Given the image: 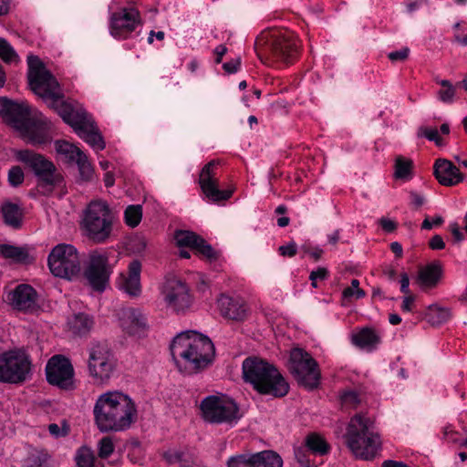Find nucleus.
I'll list each match as a JSON object with an SVG mask.
<instances>
[{"mask_svg":"<svg viewBox=\"0 0 467 467\" xmlns=\"http://www.w3.org/2000/svg\"><path fill=\"white\" fill-rule=\"evenodd\" d=\"M94 420L101 432L123 431L137 420L133 400L119 391L101 394L93 409Z\"/></svg>","mask_w":467,"mask_h":467,"instance_id":"1","label":"nucleus"},{"mask_svg":"<svg viewBox=\"0 0 467 467\" xmlns=\"http://www.w3.org/2000/svg\"><path fill=\"white\" fill-rule=\"evenodd\" d=\"M171 352L179 367L181 359L185 370L196 373L213 362L215 348L208 337L189 330L182 332L174 337L171 345Z\"/></svg>","mask_w":467,"mask_h":467,"instance_id":"2","label":"nucleus"},{"mask_svg":"<svg viewBox=\"0 0 467 467\" xmlns=\"http://www.w3.org/2000/svg\"><path fill=\"white\" fill-rule=\"evenodd\" d=\"M242 369L244 380L260 394L282 398L289 391V385L278 369L262 358H246Z\"/></svg>","mask_w":467,"mask_h":467,"instance_id":"3","label":"nucleus"},{"mask_svg":"<svg viewBox=\"0 0 467 467\" xmlns=\"http://www.w3.org/2000/svg\"><path fill=\"white\" fill-rule=\"evenodd\" d=\"M344 437L352 453L363 460L374 459L381 447L374 420L365 414L358 413L350 419Z\"/></svg>","mask_w":467,"mask_h":467,"instance_id":"4","label":"nucleus"},{"mask_svg":"<svg viewBox=\"0 0 467 467\" xmlns=\"http://www.w3.org/2000/svg\"><path fill=\"white\" fill-rule=\"evenodd\" d=\"M254 48L261 61L267 65L291 63L297 54L296 39L291 32L264 33L256 38Z\"/></svg>","mask_w":467,"mask_h":467,"instance_id":"5","label":"nucleus"},{"mask_svg":"<svg viewBox=\"0 0 467 467\" xmlns=\"http://www.w3.org/2000/svg\"><path fill=\"white\" fill-rule=\"evenodd\" d=\"M114 215L102 200L91 201L84 211L81 227L85 235L95 244H104L111 236Z\"/></svg>","mask_w":467,"mask_h":467,"instance_id":"6","label":"nucleus"},{"mask_svg":"<svg viewBox=\"0 0 467 467\" xmlns=\"http://www.w3.org/2000/svg\"><path fill=\"white\" fill-rule=\"evenodd\" d=\"M28 82L31 90L47 105H55L59 98H63L62 88L57 78L47 70L38 57H27Z\"/></svg>","mask_w":467,"mask_h":467,"instance_id":"7","label":"nucleus"},{"mask_svg":"<svg viewBox=\"0 0 467 467\" xmlns=\"http://www.w3.org/2000/svg\"><path fill=\"white\" fill-rule=\"evenodd\" d=\"M88 352L87 366L89 377L96 383H107L117 368L114 353L108 344L103 342L92 343Z\"/></svg>","mask_w":467,"mask_h":467,"instance_id":"8","label":"nucleus"},{"mask_svg":"<svg viewBox=\"0 0 467 467\" xmlns=\"http://www.w3.org/2000/svg\"><path fill=\"white\" fill-rule=\"evenodd\" d=\"M50 272L57 277L71 279L80 273L81 262L77 249L60 244L50 252L47 259Z\"/></svg>","mask_w":467,"mask_h":467,"instance_id":"9","label":"nucleus"},{"mask_svg":"<svg viewBox=\"0 0 467 467\" xmlns=\"http://www.w3.org/2000/svg\"><path fill=\"white\" fill-rule=\"evenodd\" d=\"M289 370L297 382L308 389H314L319 384L318 364L309 353L302 348L291 350Z\"/></svg>","mask_w":467,"mask_h":467,"instance_id":"10","label":"nucleus"},{"mask_svg":"<svg viewBox=\"0 0 467 467\" xmlns=\"http://www.w3.org/2000/svg\"><path fill=\"white\" fill-rule=\"evenodd\" d=\"M30 369L31 362L23 351L10 350L0 355V382L22 383L26 379Z\"/></svg>","mask_w":467,"mask_h":467,"instance_id":"11","label":"nucleus"},{"mask_svg":"<svg viewBox=\"0 0 467 467\" xmlns=\"http://www.w3.org/2000/svg\"><path fill=\"white\" fill-rule=\"evenodd\" d=\"M202 418L210 423H231L239 419L237 404L214 395L204 398L200 405Z\"/></svg>","mask_w":467,"mask_h":467,"instance_id":"12","label":"nucleus"},{"mask_svg":"<svg viewBox=\"0 0 467 467\" xmlns=\"http://www.w3.org/2000/svg\"><path fill=\"white\" fill-rule=\"evenodd\" d=\"M161 296L166 307L176 314H185L193 304V296L189 286L175 276L165 279L161 287Z\"/></svg>","mask_w":467,"mask_h":467,"instance_id":"13","label":"nucleus"},{"mask_svg":"<svg viewBox=\"0 0 467 467\" xmlns=\"http://www.w3.org/2000/svg\"><path fill=\"white\" fill-rule=\"evenodd\" d=\"M110 274L107 254L99 250L90 252L84 275L92 289L103 292L109 284Z\"/></svg>","mask_w":467,"mask_h":467,"instance_id":"14","label":"nucleus"},{"mask_svg":"<svg viewBox=\"0 0 467 467\" xmlns=\"http://www.w3.org/2000/svg\"><path fill=\"white\" fill-rule=\"evenodd\" d=\"M47 380L60 389L73 388L74 368L70 360L62 356H53L46 366Z\"/></svg>","mask_w":467,"mask_h":467,"instance_id":"15","label":"nucleus"},{"mask_svg":"<svg viewBox=\"0 0 467 467\" xmlns=\"http://www.w3.org/2000/svg\"><path fill=\"white\" fill-rule=\"evenodd\" d=\"M140 13L135 8H122L112 13L109 33L116 39H126L140 26Z\"/></svg>","mask_w":467,"mask_h":467,"instance_id":"16","label":"nucleus"},{"mask_svg":"<svg viewBox=\"0 0 467 467\" xmlns=\"http://www.w3.org/2000/svg\"><path fill=\"white\" fill-rule=\"evenodd\" d=\"M1 116L5 121L20 132H22L32 120V119H30V111L27 104L17 103L8 99L3 101Z\"/></svg>","mask_w":467,"mask_h":467,"instance_id":"17","label":"nucleus"},{"mask_svg":"<svg viewBox=\"0 0 467 467\" xmlns=\"http://www.w3.org/2000/svg\"><path fill=\"white\" fill-rule=\"evenodd\" d=\"M55 149L58 155L78 165L80 175L91 174L92 166L87 155L78 147L67 140H58L55 141Z\"/></svg>","mask_w":467,"mask_h":467,"instance_id":"18","label":"nucleus"},{"mask_svg":"<svg viewBox=\"0 0 467 467\" xmlns=\"http://www.w3.org/2000/svg\"><path fill=\"white\" fill-rule=\"evenodd\" d=\"M16 159L28 167L35 175H53L56 171L55 164L40 153L29 150H21L15 152Z\"/></svg>","mask_w":467,"mask_h":467,"instance_id":"19","label":"nucleus"},{"mask_svg":"<svg viewBox=\"0 0 467 467\" xmlns=\"http://www.w3.org/2000/svg\"><path fill=\"white\" fill-rule=\"evenodd\" d=\"M217 306L222 317L224 318L243 321L248 316L249 308L241 297H234L222 294L217 299Z\"/></svg>","mask_w":467,"mask_h":467,"instance_id":"20","label":"nucleus"},{"mask_svg":"<svg viewBox=\"0 0 467 467\" xmlns=\"http://www.w3.org/2000/svg\"><path fill=\"white\" fill-rule=\"evenodd\" d=\"M12 306L20 311H33L37 306V293L29 285H19L7 295Z\"/></svg>","mask_w":467,"mask_h":467,"instance_id":"21","label":"nucleus"},{"mask_svg":"<svg viewBox=\"0 0 467 467\" xmlns=\"http://www.w3.org/2000/svg\"><path fill=\"white\" fill-rule=\"evenodd\" d=\"M140 272V262L139 260L131 261L128 267V273L119 275L118 287L131 297L140 296L141 294Z\"/></svg>","mask_w":467,"mask_h":467,"instance_id":"22","label":"nucleus"},{"mask_svg":"<svg viewBox=\"0 0 467 467\" xmlns=\"http://www.w3.org/2000/svg\"><path fill=\"white\" fill-rule=\"evenodd\" d=\"M59 98L55 105H47L62 118V119L75 130L89 114L78 105L66 101Z\"/></svg>","mask_w":467,"mask_h":467,"instance_id":"23","label":"nucleus"},{"mask_svg":"<svg viewBox=\"0 0 467 467\" xmlns=\"http://www.w3.org/2000/svg\"><path fill=\"white\" fill-rule=\"evenodd\" d=\"M78 136L86 141L93 150H102L106 143L103 137L95 124L93 119L88 115L75 130Z\"/></svg>","mask_w":467,"mask_h":467,"instance_id":"24","label":"nucleus"},{"mask_svg":"<svg viewBox=\"0 0 467 467\" xmlns=\"http://www.w3.org/2000/svg\"><path fill=\"white\" fill-rule=\"evenodd\" d=\"M50 128V120L40 115L36 119H32L21 133L30 143L43 144L49 140Z\"/></svg>","mask_w":467,"mask_h":467,"instance_id":"25","label":"nucleus"},{"mask_svg":"<svg viewBox=\"0 0 467 467\" xmlns=\"http://www.w3.org/2000/svg\"><path fill=\"white\" fill-rule=\"evenodd\" d=\"M199 184L203 194L213 202L228 200L234 192V185L220 189L217 177H199Z\"/></svg>","mask_w":467,"mask_h":467,"instance_id":"26","label":"nucleus"},{"mask_svg":"<svg viewBox=\"0 0 467 467\" xmlns=\"http://www.w3.org/2000/svg\"><path fill=\"white\" fill-rule=\"evenodd\" d=\"M121 327L128 334L140 337L148 328L147 318L140 310L130 308L123 313Z\"/></svg>","mask_w":467,"mask_h":467,"instance_id":"27","label":"nucleus"},{"mask_svg":"<svg viewBox=\"0 0 467 467\" xmlns=\"http://www.w3.org/2000/svg\"><path fill=\"white\" fill-rule=\"evenodd\" d=\"M442 277V266L440 262H432L420 268L417 283L422 290L436 287Z\"/></svg>","mask_w":467,"mask_h":467,"instance_id":"28","label":"nucleus"},{"mask_svg":"<svg viewBox=\"0 0 467 467\" xmlns=\"http://www.w3.org/2000/svg\"><path fill=\"white\" fill-rule=\"evenodd\" d=\"M0 214L4 223L13 229H20L23 223V209L8 200L0 205Z\"/></svg>","mask_w":467,"mask_h":467,"instance_id":"29","label":"nucleus"},{"mask_svg":"<svg viewBox=\"0 0 467 467\" xmlns=\"http://www.w3.org/2000/svg\"><path fill=\"white\" fill-rule=\"evenodd\" d=\"M352 343L362 349L371 351L379 345L380 336L371 327H363L351 336Z\"/></svg>","mask_w":467,"mask_h":467,"instance_id":"30","label":"nucleus"},{"mask_svg":"<svg viewBox=\"0 0 467 467\" xmlns=\"http://www.w3.org/2000/svg\"><path fill=\"white\" fill-rule=\"evenodd\" d=\"M0 255L15 264L26 265L32 260L26 248L7 244H0Z\"/></svg>","mask_w":467,"mask_h":467,"instance_id":"31","label":"nucleus"},{"mask_svg":"<svg viewBox=\"0 0 467 467\" xmlns=\"http://www.w3.org/2000/svg\"><path fill=\"white\" fill-rule=\"evenodd\" d=\"M451 317V309L438 304L429 306L424 312V319L431 326H440Z\"/></svg>","mask_w":467,"mask_h":467,"instance_id":"32","label":"nucleus"},{"mask_svg":"<svg viewBox=\"0 0 467 467\" xmlns=\"http://www.w3.org/2000/svg\"><path fill=\"white\" fill-rule=\"evenodd\" d=\"M93 319L86 314L78 313L68 320L69 329L78 336H86L93 327Z\"/></svg>","mask_w":467,"mask_h":467,"instance_id":"33","label":"nucleus"},{"mask_svg":"<svg viewBox=\"0 0 467 467\" xmlns=\"http://www.w3.org/2000/svg\"><path fill=\"white\" fill-rule=\"evenodd\" d=\"M165 459L171 464H179L180 467H193L197 458L193 452L186 451H170L165 453Z\"/></svg>","mask_w":467,"mask_h":467,"instance_id":"34","label":"nucleus"},{"mask_svg":"<svg viewBox=\"0 0 467 467\" xmlns=\"http://www.w3.org/2000/svg\"><path fill=\"white\" fill-rule=\"evenodd\" d=\"M254 467H282L281 457L273 451H263L253 453Z\"/></svg>","mask_w":467,"mask_h":467,"instance_id":"35","label":"nucleus"},{"mask_svg":"<svg viewBox=\"0 0 467 467\" xmlns=\"http://www.w3.org/2000/svg\"><path fill=\"white\" fill-rule=\"evenodd\" d=\"M64 185V177H36V191L43 195H48L56 189L62 192Z\"/></svg>","mask_w":467,"mask_h":467,"instance_id":"36","label":"nucleus"},{"mask_svg":"<svg viewBox=\"0 0 467 467\" xmlns=\"http://www.w3.org/2000/svg\"><path fill=\"white\" fill-rule=\"evenodd\" d=\"M305 445L315 455H326L329 452L330 446L326 440L317 433H310L305 439Z\"/></svg>","mask_w":467,"mask_h":467,"instance_id":"37","label":"nucleus"},{"mask_svg":"<svg viewBox=\"0 0 467 467\" xmlns=\"http://www.w3.org/2000/svg\"><path fill=\"white\" fill-rule=\"evenodd\" d=\"M174 240L179 247H190L194 249L199 243L202 242V238L193 232L185 230H177L174 233Z\"/></svg>","mask_w":467,"mask_h":467,"instance_id":"38","label":"nucleus"},{"mask_svg":"<svg viewBox=\"0 0 467 467\" xmlns=\"http://www.w3.org/2000/svg\"><path fill=\"white\" fill-rule=\"evenodd\" d=\"M75 460L78 467H105L103 463L95 464V455L87 447H81L78 450Z\"/></svg>","mask_w":467,"mask_h":467,"instance_id":"39","label":"nucleus"},{"mask_svg":"<svg viewBox=\"0 0 467 467\" xmlns=\"http://www.w3.org/2000/svg\"><path fill=\"white\" fill-rule=\"evenodd\" d=\"M433 175H461L460 170L451 161L439 158L433 164Z\"/></svg>","mask_w":467,"mask_h":467,"instance_id":"40","label":"nucleus"},{"mask_svg":"<svg viewBox=\"0 0 467 467\" xmlns=\"http://www.w3.org/2000/svg\"><path fill=\"white\" fill-rule=\"evenodd\" d=\"M142 208L140 205H130L124 213L125 223L130 227H136L141 221Z\"/></svg>","mask_w":467,"mask_h":467,"instance_id":"41","label":"nucleus"},{"mask_svg":"<svg viewBox=\"0 0 467 467\" xmlns=\"http://www.w3.org/2000/svg\"><path fill=\"white\" fill-rule=\"evenodd\" d=\"M438 83L443 88L438 91V98L443 103H452L455 96V88L449 80H439Z\"/></svg>","mask_w":467,"mask_h":467,"instance_id":"42","label":"nucleus"},{"mask_svg":"<svg viewBox=\"0 0 467 467\" xmlns=\"http://www.w3.org/2000/svg\"><path fill=\"white\" fill-rule=\"evenodd\" d=\"M228 467H254L253 453L232 456L227 461Z\"/></svg>","mask_w":467,"mask_h":467,"instance_id":"43","label":"nucleus"},{"mask_svg":"<svg viewBox=\"0 0 467 467\" xmlns=\"http://www.w3.org/2000/svg\"><path fill=\"white\" fill-rule=\"evenodd\" d=\"M0 57L6 63H16L19 60L15 49L2 37H0Z\"/></svg>","mask_w":467,"mask_h":467,"instance_id":"44","label":"nucleus"},{"mask_svg":"<svg viewBox=\"0 0 467 467\" xmlns=\"http://www.w3.org/2000/svg\"><path fill=\"white\" fill-rule=\"evenodd\" d=\"M394 175H409L413 172V161L410 159L399 156L395 160Z\"/></svg>","mask_w":467,"mask_h":467,"instance_id":"45","label":"nucleus"},{"mask_svg":"<svg viewBox=\"0 0 467 467\" xmlns=\"http://www.w3.org/2000/svg\"><path fill=\"white\" fill-rule=\"evenodd\" d=\"M417 135L419 137H424L430 141H433L437 146H442L443 140L439 136V131L435 128H429L421 126L418 129Z\"/></svg>","mask_w":467,"mask_h":467,"instance_id":"46","label":"nucleus"},{"mask_svg":"<svg viewBox=\"0 0 467 467\" xmlns=\"http://www.w3.org/2000/svg\"><path fill=\"white\" fill-rule=\"evenodd\" d=\"M340 398L342 405L347 409H357L361 402L358 393L354 390L345 391Z\"/></svg>","mask_w":467,"mask_h":467,"instance_id":"47","label":"nucleus"},{"mask_svg":"<svg viewBox=\"0 0 467 467\" xmlns=\"http://www.w3.org/2000/svg\"><path fill=\"white\" fill-rule=\"evenodd\" d=\"M48 460V455L43 451L32 452L25 460L26 467H42Z\"/></svg>","mask_w":467,"mask_h":467,"instance_id":"48","label":"nucleus"},{"mask_svg":"<svg viewBox=\"0 0 467 467\" xmlns=\"http://www.w3.org/2000/svg\"><path fill=\"white\" fill-rule=\"evenodd\" d=\"M49 433L55 438L66 437L70 431L69 424L67 420H62L60 425L57 423H50L47 427Z\"/></svg>","mask_w":467,"mask_h":467,"instance_id":"49","label":"nucleus"},{"mask_svg":"<svg viewBox=\"0 0 467 467\" xmlns=\"http://www.w3.org/2000/svg\"><path fill=\"white\" fill-rule=\"evenodd\" d=\"M114 451V444L111 437H103L99 442V456L101 459L109 458Z\"/></svg>","mask_w":467,"mask_h":467,"instance_id":"50","label":"nucleus"},{"mask_svg":"<svg viewBox=\"0 0 467 467\" xmlns=\"http://www.w3.org/2000/svg\"><path fill=\"white\" fill-rule=\"evenodd\" d=\"M358 286L359 281L358 279H352L351 285L343 290V296L347 298L351 296H355L357 299L363 298L366 296V293Z\"/></svg>","mask_w":467,"mask_h":467,"instance_id":"51","label":"nucleus"},{"mask_svg":"<svg viewBox=\"0 0 467 467\" xmlns=\"http://www.w3.org/2000/svg\"><path fill=\"white\" fill-rule=\"evenodd\" d=\"M295 457L296 462L300 464V467L310 464L309 456L312 454L307 447L304 444L302 446L295 448Z\"/></svg>","mask_w":467,"mask_h":467,"instance_id":"52","label":"nucleus"},{"mask_svg":"<svg viewBox=\"0 0 467 467\" xmlns=\"http://www.w3.org/2000/svg\"><path fill=\"white\" fill-rule=\"evenodd\" d=\"M194 249L197 251V253L201 254L209 260H214L217 258V253L209 244H207L203 238L202 243L198 242V244Z\"/></svg>","mask_w":467,"mask_h":467,"instance_id":"53","label":"nucleus"},{"mask_svg":"<svg viewBox=\"0 0 467 467\" xmlns=\"http://www.w3.org/2000/svg\"><path fill=\"white\" fill-rule=\"evenodd\" d=\"M218 172H223L221 161L213 160L202 167L199 175H213Z\"/></svg>","mask_w":467,"mask_h":467,"instance_id":"54","label":"nucleus"},{"mask_svg":"<svg viewBox=\"0 0 467 467\" xmlns=\"http://www.w3.org/2000/svg\"><path fill=\"white\" fill-rule=\"evenodd\" d=\"M328 277V270L326 267H318L317 270H314L309 275V279L311 281V285L313 287H317V281L326 280Z\"/></svg>","mask_w":467,"mask_h":467,"instance_id":"55","label":"nucleus"},{"mask_svg":"<svg viewBox=\"0 0 467 467\" xmlns=\"http://www.w3.org/2000/svg\"><path fill=\"white\" fill-rule=\"evenodd\" d=\"M279 254L284 257H293L297 253V246L295 242H290L285 245H281L278 248Z\"/></svg>","mask_w":467,"mask_h":467,"instance_id":"56","label":"nucleus"},{"mask_svg":"<svg viewBox=\"0 0 467 467\" xmlns=\"http://www.w3.org/2000/svg\"><path fill=\"white\" fill-rule=\"evenodd\" d=\"M410 54L409 47H402L400 50L392 51L388 54V57L392 62L404 61L408 58Z\"/></svg>","mask_w":467,"mask_h":467,"instance_id":"57","label":"nucleus"},{"mask_svg":"<svg viewBox=\"0 0 467 467\" xmlns=\"http://www.w3.org/2000/svg\"><path fill=\"white\" fill-rule=\"evenodd\" d=\"M439 183L443 186H455L461 183L464 177H436Z\"/></svg>","mask_w":467,"mask_h":467,"instance_id":"58","label":"nucleus"},{"mask_svg":"<svg viewBox=\"0 0 467 467\" xmlns=\"http://www.w3.org/2000/svg\"><path fill=\"white\" fill-rule=\"evenodd\" d=\"M429 245L432 250H441L445 247V243L441 235L436 234L431 237Z\"/></svg>","mask_w":467,"mask_h":467,"instance_id":"59","label":"nucleus"},{"mask_svg":"<svg viewBox=\"0 0 467 467\" xmlns=\"http://www.w3.org/2000/svg\"><path fill=\"white\" fill-rule=\"evenodd\" d=\"M443 223V219L441 216H436L432 219V221H430L429 218H425L421 224V228L425 230L431 229L434 225H441Z\"/></svg>","mask_w":467,"mask_h":467,"instance_id":"60","label":"nucleus"},{"mask_svg":"<svg viewBox=\"0 0 467 467\" xmlns=\"http://www.w3.org/2000/svg\"><path fill=\"white\" fill-rule=\"evenodd\" d=\"M400 291L405 295H410V278L407 273L403 272L400 274Z\"/></svg>","mask_w":467,"mask_h":467,"instance_id":"61","label":"nucleus"},{"mask_svg":"<svg viewBox=\"0 0 467 467\" xmlns=\"http://www.w3.org/2000/svg\"><path fill=\"white\" fill-rule=\"evenodd\" d=\"M302 250H303L304 254L310 255L311 257H313L315 259V261L319 260L323 254V250L320 248H317V247L307 248L306 246H303Z\"/></svg>","mask_w":467,"mask_h":467,"instance_id":"62","label":"nucleus"},{"mask_svg":"<svg viewBox=\"0 0 467 467\" xmlns=\"http://www.w3.org/2000/svg\"><path fill=\"white\" fill-rule=\"evenodd\" d=\"M379 223H380L382 229L388 233L393 232L397 227V224L395 222H393L389 219H387V218H381L379 221Z\"/></svg>","mask_w":467,"mask_h":467,"instance_id":"63","label":"nucleus"},{"mask_svg":"<svg viewBox=\"0 0 467 467\" xmlns=\"http://www.w3.org/2000/svg\"><path fill=\"white\" fill-rule=\"evenodd\" d=\"M239 67H240L239 59L226 62L223 66V69L230 74L237 72Z\"/></svg>","mask_w":467,"mask_h":467,"instance_id":"64","label":"nucleus"}]
</instances>
